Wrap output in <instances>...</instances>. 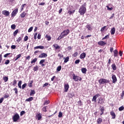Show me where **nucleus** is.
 Segmentation results:
<instances>
[{"label": "nucleus", "mask_w": 124, "mask_h": 124, "mask_svg": "<svg viewBox=\"0 0 124 124\" xmlns=\"http://www.w3.org/2000/svg\"><path fill=\"white\" fill-rule=\"evenodd\" d=\"M87 11V9L86 8V3H85L80 7L78 12L80 15H84L86 12Z\"/></svg>", "instance_id": "obj_1"}, {"label": "nucleus", "mask_w": 124, "mask_h": 124, "mask_svg": "<svg viewBox=\"0 0 124 124\" xmlns=\"http://www.w3.org/2000/svg\"><path fill=\"white\" fill-rule=\"evenodd\" d=\"M73 80L74 81H76V82H77L79 80V81H81L82 80V78L78 76L75 75V74H73L72 75Z\"/></svg>", "instance_id": "obj_2"}, {"label": "nucleus", "mask_w": 124, "mask_h": 124, "mask_svg": "<svg viewBox=\"0 0 124 124\" xmlns=\"http://www.w3.org/2000/svg\"><path fill=\"white\" fill-rule=\"evenodd\" d=\"M18 120H20V116H19V114L16 113L13 117V121L14 122H16L17 121H18Z\"/></svg>", "instance_id": "obj_3"}, {"label": "nucleus", "mask_w": 124, "mask_h": 124, "mask_svg": "<svg viewBox=\"0 0 124 124\" xmlns=\"http://www.w3.org/2000/svg\"><path fill=\"white\" fill-rule=\"evenodd\" d=\"M99 83L101 84H106L107 83H109V80L106 79L104 78H101L99 80Z\"/></svg>", "instance_id": "obj_4"}, {"label": "nucleus", "mask_w": 124, "mask_h": 124, "mask_svg": "<svg viewBox=\"0 0 124 124\" xmlns=\"http://www.w3.org/2000/svg\"><path fill=\"white\" fill-rule=\"evenodd\" d=\"M70 32V31H69V30L67 29L66 30H64L61 34L63 35V36L64 37V36H66Z\"/></svg>", "instance_id": "obj_5"}, {"label": "nucleus", "mask_w": 124, "mask_h": 124, "mask_svg": "<svg viewBox=\"0 0 124 124\" xmlns=\"http://www.w3.org/2000/svg\"><path fill=\"white\" fill-rule=\"evenodd\" d=\"M17 13H18V9H16L12 13V14H11L12 17H15V16H16Z\"/></svg>", "instance_id": "obj_6"}, {"label": "nucleus", "mask_w": 124, "mask_h": 124, "mask_svg": "<svg viewBox=\"0 0 124 124\" xmlns=\"http://www.w3.org/2000/svg\"><path fill=\"white\" fill-rule=\"evenodd\" d=\"M47 54L42 53L39 56V58H40L41 59H43V58H47Z\"/></svg>", "instance_id": "obj_7"}, {"label": "nucleus", "mask_w": 124, "mask_h": 124, "mask_svg": "<svg viewBox=\"0 0 124 124\" xmlns=\"http://www.w3.org/2000/svg\"><path fill=\"white\" fill-rule=\"evenodd\" d=\"M112 83L113 84H115V83H116V82H117V77H116V75H113L112 76Z\"/></svg>", "instance_id": "obj_8"}, {"label": "nucleus", "mask_w": 124, "mask_h": 124, "mask_svg": "<svg viewBox=\"0 0 124 124\" xmlns=\"http://www.w3.org/2000/svg\"><path fill=\"white\" fill-rule=\"evenodd\" d=\"M106 44H107V43L103 41H101L98 42V45L100 46H104L105 45H106Z\"/></svg>", "instance_id": "obj_9"}, {"label": "nucleus", "mask_w": 124, "mask_h": 124, "mask_svg": "<svg viewBox=\"0 0 124 124\" xmlns=\"http://www.w3.org/2000/svg\"><path fill=\"white\" fill-rule=\"evenodd\" d=\"M2 14L5 16H9V12L6 10H4L2 12Z\"/></svg>", "instance_id": "obj_10"}, {"label": "nucleus", "mask_w": 124, "mask_h": 124, "mask_svg": "<svg viewBox=\"0 0 124 124\" xmlns=\"http://www.w3.org/2000/svg\"><path fill=\"white\" fill-rule=\"evenodd\" d=\"M98 103L100 104H103L104 103V99L102 98H99Z\"/></svg>", "instance_id": "obj_11"}, {"label": "nucleus", "mask_w": 124, "mask_h": 124, "mask_svg": "<svg viewBox=\"0 0 124 124\" xmlns=\"http://www.w3.org/2000/svg\"><path fill=\"white\" fill-rule=\"evenodd\" d=\"M80 59H85L86 58V53L83 52L81 53L79 56Z\"/></svg>", "instance_id": "obj_12"}, {"label": "nucleus", "mask_w": 124, "mask_h": 124, "mask_svg": "<svg viewBox=\"0 0 124 124\" xmlns=\"http://www.w3.org/2000/svg\"><path fill=\"white\" fill-rule=\"evenodd\" d=\"M36 117L37 118L38 121H39L41 120V118H42V116L41 113H37L36 115Z\"/></svg>", "instance_id": "obj_13"}, {"label": "nucleus", "mask_w": 124, "mask_h": 124, "mask_svg": "<svg viewBox=\"0 0 124 124\" xmlns=\"http://www.w3.org/2000/svg\"><path fill=\"white\" fill-rule=\"evenodd\" d=\"M68 89H69V85H68V84H65L64 85V89H65L64 92H67V91H68Z\"/></svg>", "instance_id": "obj_14"}, {"label": "nucleus", "mask_w": 124, "mask_h": 124, "mask_svg": "<svg viewBox=\"0 0 124 124\" xmlns=\"http://www.w3.org/2000/svg\"><path fill=\"white\" fill-rule=\"evenodd\" d=\"M110 114L111 116H112V119H115L116 118V114H115V112H114V111H111L110 112Z\"/></svg>", "instance_id": "obj_15"}, {"label": "nucleus", "mask_w": 124, "mask_h": 124, "mask_svg": "<svg viewBox=\"0 0 124 124\" xmlns=\"http://www.w3.org/2000/svg\"><path fill=\"white\" fill-rule=\"evenodd\" d=\"M53 47H54L55 50H58V49L61 48V46L58 45V44H54Z\"/></svg>", "instance_id": "obj_16"}, {"label": "nucleus", "mask_w": 124, "mask_h": 124, "mask_svg": "<svg viewBox=\"0 0 124 124\" xmlns=\"http://www.w3.org/2000/svg\"><path fill=\"white\" fill-rule=\"evenodd\" d=\"M34 49H41L42 50H43V49H44V47L42 46H37L34 47Z\"/></svg>", "instance_id": "obj_17"}, {"label": "nucleus", "mask_w": 124, "mask_h": 124, "mask_svg": "<svg viewBox=\"0 0 124 124\" xmlns=\"http://www.w3.org/2000/svg\"><path fill=\"white\" fill-rule=\"evenodd\" d=\"M98 97V95L96 94L95 95H94L93 99H92V101H94V102H96V98H97Z\"/></svg>", "instance_id": "obj_18"}, {"label": "nucleus", "mask_w": 124, "mask_h": 124, "mask_svg": "<svg viewBox=\"0 0 124 124\" xmlns=\"http://www.w3.org/2000/svg\"><path fill=\"white\" fill-rule=\"evenodd\" d=\"M26 15H27V13L26 12H23L20 14L21 18H25Z\"/></svg>", "instance_id": "obj_19"}, {"label": "nucleus", "mask_w": 124, "mask_h": 124, "mask_svg": "<svg viewBox=\"0 0 124 124\" xmlns=\"http://www.w3.org/2000/svg\"><path fill=\"white\" fill-rule=\"evenodd\" d=\"M115 32H116V29H115V28H112L110 31L111 34H115Z\"/></svg>", "instance_id": "obj_20"}, {"label": "nucleus", "mask_w": 124, "mask_h": 124, "mask_svg": "<svg viewBox=\"0 0 124 124\" xmlns=\"http://www.w3.org/2000/svg\"><path fill=\"white\" fill-rule=\"evenodd\" d=\"M111 67L113 70H117V66H116V64H112L111 65Z\"/></svg>", "instance_id": "obj_21"}, {"label": "nucleus", "mask_w": 124, "mask_h": 124, "mask_svg": "<svg viewBox=\"0 0 124 124\" xmlns=\"http://www.w3.org/2000/svg\"><path fill=\"white\" fill-rule=\"evenodd\" d=\"M75 12V10H74L73 11L69 10L68 11V14H69V15H71L72 14H74Z\"/></svg>", "instance_id": "obj_22"}, {"label": "nucleus", "mask_w": 124, "mask_h": 124, "mask_svg": "<svg viewBox=\"0 0 124 124\" xmlns=\"http://www.w3.org/2000/svg\"><path fill=\"white\" fill-rule=\"evenodd\" d=\"M81 72L84 74H86V72H87V69L86 68H81Z\"/></svg>", "instance_id": "obj_23"}, {"label": "nucleus", "mask_w": 124, "mask_h": 124, "mask_svg": "<svg viewBox=\"0 0 124 124\" xmlns=\"http://www.w3.org/2000/svg\"><path fill=\"white\" fill-rule=\"evenodd\" d=\"M32 100H33V98L32 97H31L28 99H26L25 101L30 102L32 101Z\"/></svg>", "instance_id": "obj_24"}, {"label": "nucleus", "mask_w": 124, "mask_h": 124, "mask_svg": "<svg viewBox=\"0 0 124 124\" xmlns=\"http://www.w3.org/2000/svg\"><path fill=\"white\" fill-rule=\"evenodd\" d=\"M86 28L88 29V31H91V30H92V26L91 24L86 25Z\"/></svg>", "instance_id": "obj_25"}, {"label": "nucleus", "mask_w": 124, "mask_h": 124, "mask_svg": "<svg viewBox=\"0 0 124 124\" xmlns=\"http://www.w3.org/2000/svg\"><path fill=\"white\" fill-rule=\"evenodd\" d=\"M21 85H22V81L21 80H19L18 83V87L19 88V89H22V86Z\"/></svg>", "instance_id": "obj_26"}, {"label": "nucleus", "mask_w": 124, "mask_h": 124, "mask_svg": "<svg viewBox=\"0 0 124 124\" xmlns=\"http://www.w3.org/2000/svg\"><path fill=\"white\" fill-rule=\"evenodd\" d=\"M63 37H64L63 36V35L61 33V35L58 37V38H57V40H61V39H62V38H63Z\"/></svg>", "instance_id": "obj_27"}, {"label": "nucleus", "mask_w": 124, "mask_h": 124, "mask_svg": "<svg viewBox=\"0 0 124 124\" xmlns=\"http://www.w3.org/2000/svg\"><path fill=\"white\" fill-rule=\"evenodd\" d=\"M114 57H117L118 56V50L117 49H115L114 51Z\"/></svg>", "instance_id": "obj_28"}, {"label": "nucleus", "mask_w": 124, "mask_h": 124, "mask_svg": "<svg viewBox=\"0 0 124 124\" xmlns=\"http://www.w3.org/2000/svg\"><path fill=\"white\" fill-rule=\"evenodd\" d=\"M46 38H47L48 41H50V40H51V36L46 35Z\"/></svg>", "instance_id": "obj_29"}, {"label": "nucleus", "mask_w": 124, "mask_h": 124, "mask_svg": "<svg viewBox=\"0 0 124 124\" xmlns=\"http://www.w3.org/2000/svg\"><path fill=\"white\" fill-rule=\"evenodd\" d=\"M97 124H101L102 123V119L101 118H99L97 120Z\"/></svg>", "instance_id": "obj_30"}, {"label": "nucleus", "mask_w": 124, "mask_h": 124, "mask_svg": "<svg viewBox=\"0 0 124 124\" xmlns=\"http://www.w3.org/2000/svg\"><path fill=\"white\" fill-rule=\"evenodd\" d=\"M37 62V58H34L32 61H31V63H35Z\"/></svg>", "instance_id": "obj_31"}, {"label": "nucleus", "mask_w": 124, "mask_h": 124, "mask_svg": "<svg viewBox=\"0 0 124 124\" xmlns=\"http://www.w3.org/2000/svg\"><path fill=\"white\" fill-rule=\"evenodd\" d=\"M68 61H69V57H67L66 58H65L64 62H65V63H66V62H67Z\"/></svg>", "instance_id": "obj_32"}, {"label": "nucleus", "mask_w": 124, "mask_h": 124, "mask_svg": "<svg viewBox=\"0 0 124 124\" xmlns=\"http://www.w3.org/2000/svg\"><path fill=\"white\" fill-rule=\"evenodd\" d=\"M19 31V30H16L14 32V36H16L17 35V33H18V32Z\"/></svg>", "instance_id": "obj_33"}, {"label": "nucleus", "mask_w": 124, "mask_h": 124, "mask_svg": "<svg viewBox=\"0 0 124 124\" xmlns=\"http://www.w3.org/2000/svg\"><path fill=\"white\" fill-rule=\"evenodd\" d=\"M33 82V81H32V80L30 81L29 82V87H32V83Z\"/></svg>", "instance_id": "obj_34"}, {"label": "nucleus", "mask_w": 124, "mask_h": 124, "mask_svg": "<svg viewBox=\"0 0 124 124\" xmlns=\"http://www.w3.org/2000/svg\"><path fill=\"white\" fill-rule=\"evenodd\" d=\"M33 70L34 71H37V70H38V66L36 65V66L34 67Z\"/></svg>", "instance_id": "obj_35"}, {"label": "nucleus", "mask_w": 124, "mask_h": 124, "mask_svg": "<svg viewBox=\"0 0 124 124\" xmlns=\"http://www.w3.org/2000/svg\"><path fill=\"white\" fill-rule=\"evenodd\" d=\"M50 103V101L49 100H46L45 103H44V105H47Z\"/></svg>", "instance_id": "obj_36"}, {"label": "nucleus", "mask_w": 124, "mask_h": 124, "mask_svg": "<svg viewBox=\"0 0 124 124\" xmlns=\"http://www.w3.org/2000/svg\"><path fill=\"white\" fill-rule=\"evenodd\" d=\"M62 70V66H59L57 68V71H61Z\"/></svg>", "instance_id": "obj_37"}, {"label": "nucleus", "mask_w": 124, "mask_h": 124, "mask_svg": "<svg viewBox=\"0 0 124 124\" xmlns=\"http://www.w3.org/2000/svg\"><path fill=\"white\" fill-rule=\"evenodd\" d=\"M100 111L101 113H104V107L100 106Z\"/></svg>", "instance_id": "obj_38"}, {"label": "nucleus", "mask_w": 124, "mask_h": 124, "mask_svg": "<svg viewBox=\"0 0 124 124\" xmlns=\"http://www.w3.org/2000/svg\"><path fill=\"white\" fill-rule=\"evenodd\" d=\"M11 28L12 30H15L16 28V25H15V24H13L11 25Z\"/></svg>", "instance_id": "obj_39"}, {"label": "nucleus", "mask_w": 124, "mask_h": 124, "mask_svg": "<svg viewBox=\"0 0 124 124\" xmlns=\"http://www.w3.org/2000/svg\"><path fill=\"white\" fill-rule=\"evenodd\" d=\"M43 111L44 112H47V106L44 107L42 108Z\"/></svg>", "instance_id": "obj_40"}, {"label": "nucleus", "mask_w": 124, "mask_h": 124, "mask_svg": "<svg viewBox=\"0 0 124 124\" xmlns=\"http://www.w3.org/2000/svg\"><path fill=\"white\" fill-rule=\"evenodd\" d=\"M27 87V83H24L21 87V89L24 90Z\"/></svg>", "instance_id": "obj_41"}, {"label": "nucleus", "mask_w": 124, "mask_h": 124, "mask_svg": "<svg viewBox=\"0 0 124 124\" xmlns=\"http://www.w3.org/2000/svg\"><path fill=\"white\" fill-rule=\"evenodd\" d=\"M58 56L60 58V59H62V58H63V55H62V54L59 53L58 54Z\"/></svg>", "instance_id": "obj_42"}, {"label": "nucleus", "mask_w": 124, "mask_h": 124, "mask_svg": "<svg viewBox=\"0 0 124 124\" xmlns=\"http://www.w3.org/2000/svg\"><path fill=\"white\" fill-rule=\"evenodd\" d=\"M107 26H104L103 27H102L101 29V30L100 31L102 32H103V31H104L105 30V28H106Z\"/></svg>", "instance_id": "obj_43"}, {"label": "nucleus", "mask_w": 124, "mask_h": 124, "mask_svg": "<svg viewBox=\"0 0 124 124\" xmlns=\"http://www.w3.org/2000/svg\"><path fill=\"white\" fill-rule=\"evenodd\" d=\"M44 62H45V60H41L39 62V64H42Z\"/></svg>", "instance_id": "obj_44"}, {"label": "nucleus", "mask_w": 124, "mask_h": 124, "mask_svg": "<svg viewBox=\"0 0 124 124\" xmlns=\"http://www.w3.org/2000/svg\"><path fill=\"white\" fill-rule=\"evenodd\" d=\"M58 117H59V118H62V112H59V115H58Z\"/></svg>", "instance_id": "obj_45"}, {"label": "nucleus", "mask_w": 124, "mask_h": 124, "mask_svg": "<svg viewBox=\"0 0 124 124\" xmlns=\"http://www.w3.org/2000/svg\"><path fill=\"white\" fill-rule=\"evenodd\" d=\"M3 80L5 81V82H7V81H8V78L7 77H4L3 78Z\"/></svg>", "instance_id": "obj_46"}, {"label": "nucleus", "mask_w": 124, "mask_h": 124, "mask_svg": "<svg viewBox=\"0 0 124 124\" xmlns=\"http://www.w3.org/2000/svg\"><path fill=\"white\" fill-rule=\"evenodd\" d=\"M107 38H109V35H107L105 37L102 38V40H104L105 39H107Z\"/></svg>", "instance_id": "obj_47"}, {"label": "nucleus", "mask_w": 124, "mask_h": 124, "mask_svg": "<svg viewBox=\"0 0 124 124\" xmlns=\"http://www.w3.org/2000/svg\"><path fill=\"white\" fill-rule=\"evenodd\" d=\"M3 96L4 98H8V97H9V95L8 94H5Z\"/></svg>", "instance_id": "obj_48"}, {"label": "nucleus", "mask_w": 124, "mask_h": 124, "mask_svg": "<svg viewBox=\"0 0 124 124\" xmlns=\"http://www.w3.org/2000/svg\"><path fill=\"white\" fill-rule=\"evenodd\" d=\"M16 84H17V80L16 79H14L13 83V85L15 86V85H16Z\"/></svg>", "instance_id": "obj_49"}, {"label": "nucleus", "mask_w": 124, "mask_h": 124, "mask_svg": "<svg viewBox=\"0 0 124 124\" xmlns=\"http://www.w3.org/2000/svg\"><path fill=\"white\" fill-rule=\"evenodd\" d=\"M9 62H10V61H9V60H7L5 62V64H6V65L9 64Z\"/></svg>", "instance_id": "obj_50"}, {"label": "nucleus", "mask_w": 124, "mask_h": 124, "mask_svg": "<svg viewBox=\"0 0 124 124\" xmlns=\"http://www.w3.org/2000/svg\"><path fill=\"white\" fill-rule=\"evenodd\" d=\"M80 62V60H76V61L75 62V63L76 64H78V63H79Z\"/></svg>", "instance_id": "obj_51"}, {"label": "nucleus", "mask_w": 124, "mask_h": 124, "mask_svg": "<svg viewBox=\"0 0 124 124\" xmlns=\"http://www.w3.org/2000/svg\"><path fill=\"white\" fill-rule=\"evenodd\" d=\"M28 39H29V37L28 36H26L24 38V41H28Z\"/></svg>", "instance_id": "obj_52"}, {"label": "nucleus", "mask_w": 124, "mask_h": 124, "mask_svg": "<svg viewBox=\"0 0 124 124\" xmlns=\"http://www.w3.org/2000/svg\"><path fill=\"white\" fill-rule=\"evenodd\" d=\"M32 29H33V27H30L28 30V32H31L32 31Z\"/></svg>", "instance_id": "obj_53"}, {"label": "nucleus", "mask_w": 124, "mask_h": 124, "mask_svg": "<svg viewBox=\"0 0 124 124\" xmlns=\"http://www.w3.org/2000/svg\"><path fill=\"white\" fill-rule=\"evenodd\" d=\"M124 106H121V107H120V108H119V110L120 111H123V110H124Z\"/></svg>", "instance_id": "obj_54"}, {"label": "nucleus", "mask_w": 124, "mask_h": 124, "mask_svg": "<svg viewBox=\"0 0 124 124\" xmlns=\"http://www.w3.org/2000/svg\"><path fill=\"white\" fill-rule=\"evenodd\" d=\"M25 5H26V4H23L21 6V11H23V10H24V7H25Z\"/></svg>", "instance_id": "obj_55"}, {"label": "nucleus", "mask_w": 124, "mask_h": 124, "mask_svg": "<svg viewBox=\"0 0 124 124\" xmlns=\"http://www.w3.org/2000/svg\"><path fill=\"white\" fill-rule=\"evenodd\" d=\"M48 85H49V83L46 82V83H45V84L43 85V88H44V87H47V86H48Z\"/></svg>", "instance_id": "obj_56"}, {"label": "nucleus", "mask_w": 124, "mask_h": 124, "mask_svg": "<svg viewBox=\"0 0 124 124\" xmlns=\"http://www.w3.org/2000/svg\"><path fill=\"white\" fill-rule=\"evenodd\" d=\"M73 56L74 57V58H76V57H77V56H78V52H75V53H74Z\"/></svg>", "instance_id": "obj_57"}, {"label": "nucleus", "mask_w": 124, "mask_h": 124, "mask_svg": "<svg viewBox=\"0 0 124 124\" xmlns=\"http://www.w3.org/2000/svg\"><path fill=\"white\" fill-rule=\"evenodd\" d=\"M107 8L108 10H113L112 7L109 8L108 6H107Z\"/></svg>", "instance_id": "obj_58"}, {"label": "nucleus", "mask_w": 124, "mask_h": 124, "mask_svg": "<svg viewBox=\"0 0 124 124\" xmlns=\"http://www.w3.org/2000/svg\"><path fill=\"white\" fill-rule=\"evenodd\" d=\"M21 56H22V54H19L17 55L16 57L17 59H20V58H21Z\"/></svg>", "instance_id": "obj_59"}, {"label": "nucleus", "mask_w": 124, "mask_h": 124, "mask_svg": "<svg viewBox=\"0 0 124 124\" xmlns=\"http://www.w3.org/2000/svg\"><path fill=\"white\" fill-rule=\"evenodd\" d=\"M10 55V53H7L4 55V58H7L8 56Z\"/></svg>", "instance_id": "obj_60"}, {"label": "nucleus", "mask_w": 124, "mask_h": 124, "mask_svg": "<svg viewBox=\"0 0 124 124\" xmlns=\"http://www.w3.org/2000/svg\"><path fill=\"white\" fill-rule=\"evenodd\" d=\"M111 63V59H109L108 61V63L107 64L108 66H109L110 65V64Z\"/></svg>", "instance_id": "obj_61"}, {"label": "nucleus", "mask_w": 124, "mask_h": 124, "mask_svg": "<svg viewBox=\"0 0 124 124\" xmlns=\"http://www.w3.org/2000/svg\"><path fill=\"white\" fill-rule=\"evenodd\" d=\"M11 49H16V46L15 45H12L11 46Z\"/></svg>", "instance_id": "obj_62"}, {"label": "nucleus", "mask_w": 124, "mask_h": 124, "mask_svg": "<svg viewBox=\"0 0 124 124\" xmlns=\"http://www.w3.org/2000/svg\"><path fill=\"white\" fill-rule=\"evenodd\" d=\"M4 98L2 97L0 99V103H2V102L3 101V99Z\"/></svg>", "instance_id": "obj_63"}, {"label": "nucleus", "mask_w": 124, "mask_h": 124, "mask_svg": "<svg viewBox=\"0 0 124 124\" xmlns=\"http://www.w3.org/2000/svg\"><path fill=\"white\" fill-rule=\"evenodd\" d=\"M24 114H25V111H22L20 112V116H23V115H24Z\"/></svg>", "instance_id": "obj_64"}]
</instances>
